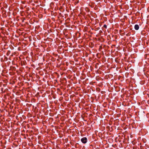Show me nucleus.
<instances>
[{"label":"nucleus","mask_w":149,"mask_h":149,"mask_svg":"<svg viewBox=\"0 0 149 149\" xmlns=\"http://www.w3.org/2000/svg\"><path fill=\"white\" fill-rule=\"evenodd\" d=\"M87 139L86 137H84L81 139V141L84 143H86L87 142Z\"/></svg>","instance_id":"obj_1"},{"label":"nucleus","mask_w":149,"mask_h":149,"mask_svg":"<svg viewBox=\"0 0 149 149\" xmlns=\"http://www.w3.org/2000/svg\"><path fill=\"white\" fill-rule=\"evenodd\" d=\"M139 28V26L138 24H135L134 26V29L136 30H138Z\"/></svg>","instance_id":"obj_2"},{"label":"nucleus","mask_w":149,"mask_h":149,"mask_svg":"<svg viewBox=\"0 0 149 149\" xmlns=\"http://www.w3.org/2000/svg\"><path fill=\"white\" fill-rule=\"evenodd\" d=\"M104 27H105L106 28V25H104Z\"/></svg>","instance_id":"obj_3"}]
</instances>
